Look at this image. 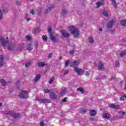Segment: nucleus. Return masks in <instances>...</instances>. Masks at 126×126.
I'll list each match as a JSON object with an SVG mask.
<instances>
[{
	"label": "nucleus",
	"instance_id": "nucleus-22",
	"mask_svg": "<svg viewBox=\"0 0 126 126\" xmlns=\"http://www.w3.org/2000/svg\"><path fill=\"white\" fill-rule=\"evenodd\" d=\"M121 25L125 26L126 24V19L121 21Z\"/></svg>",
	"mask_w": 126,
	"mask_h": 126
},
{
	"label": "nucleus",
	"instance_id": "nucleus-13",
	"mask_svg": "<svg viewBox=\"0 0 126 126\" xmlns=\"http://www.w3.org/2000/svg\"><path fill=\"white\" fill-rule=\"evenodd\" d=\"M3 56L0 55V67H1L4 62H3Z\"/></svg>",
	"mask_w": 126,
	"mask_h": 126
},
{
	"label": "nucleus",
	"instance_id": "nucleus-18",
	"mask_svg": "<svg viewBox=\"0 0 126 126\" xmlns=\"http://www.w3.org/2000/svg\"><path fill=\"white\" fill-rule=\"evenodd\" d=\"M40 77H41V75H40V74L36 75L35 79L33 80V81H34L35 83H36V82H37V80H39V79H40Z\"/></svg>",
	"mask_w": 126,
	"mask_h": 126
},
{
	"label": "nucleus",
	"instance_id": "nucleus-36",
	"mask_svg": "<svg viewBox=\"0 0 126 126\" xmlns=\"http://www.w3.org/2000/svg\"><path fill=\"white\" fill-rule=\"evenodd\" d=\"M44 93H49V92H51V91L48 89H45L44 90Z\"/></svg>",
	"mask_w": 126,
	"mask_h": 126
},
{
	"label": "nucleus",
	"instance_id": "nucleus-32",
	"mask_svg": "<svg viewBox=\"0 0 126 126\" xmlns=\"http://www.w3.org/2000/svg\"><path fill=\"white\" fill-rule=\"evenodd\" d=\"M124 100H126V96L123 95L120 97L121 101H124Z\"/></svg>",
	"mask_w": 126,
	"mask_h": 126
},
{
	"label": "nucleus",
	"instance_id": "nucleus-33",
	"mask_svg": "<svg viewBox=\"0 0 126 126\" xmlns=\"http://www.w3.org/2000/svg\"><path fill=\"white\" fill-rule=\"evenodd\" d=\"M25 65L26 67H29V66H30V65H31V62H28L26 63Z\"/></svg>",
	"mask_w": 126,
	"mask_h": 126
},
{
	"label": "nucleus",
	"instance_id": "nucleus-54",
	"mask_svg": "<svg viewBox=\"0 0 126 126\" xmlns=\"http://www.w3.org/2000/svg\"><path fill=\"white\" fill-rule=\"evenodd\" d=\"M115 78H116V77H113L111 78V80H114V79H115Z\"/></svg>",
	"mask_w": 126,
	"mask_h": 126
},
{
	"label": "nucleus",
	"instance_id": "nucleus-49",
	"mask_svg": "<svg viewBox=\"0 0 126 126\" xmlns=\"http://www.w3.org/2000/svg\"><path fill=\"white\" fill-rule=\"evenodd\" d=\"M62 102H66V97H64L63 100Z\"/></svg>",
	"mask_w": 126,
	"mask_h": 126
},
{
	"label": "nucleus",
	"instance_id": "nucleus-55",
	"mask_svg": "<svg viewBox=\"0 0 126 126\" xmlns=\"http://www.w3.org/2000/svg\"><path fill=\"white\" fill-rule=\"evenodd\" d=\"M31 19H30V18H28V19H27V21H28V22L30 21Z\"/></svg>",
	"mask_w": 126,
	"mask_h": 126
},
{
	"label": "nucleus",
	"instance_id": "nucleus-9",
	"mask_svg": "<svg viewBox=\"0 0 126 126\" xmlns=\"http://www.w3.org/2000/svg\"><path fill=\"white\" fill-rule=\"evenodd\" d=\"M61 32L62 34V36L64 38H68L70 36L69 33H67V32L65 30H61Z\"/></svg>",
	"mask_w": 126,
	"mask_h": 126
},
{
	"label": "nucleus",
	"instance_id": "nucleus-21",
	"mask_svg": "<svg viewBox=\"0 0 126 126\" xmlns=\"http://www.w3.org/2000/svg\"><path fill=\"white\" fill-rule=\"evenodd\" d=\"M77 91L82 92V94H83L84 93V89H83V88H77Z\"/></svg>",
	"mask_w": 126,
	"mask_h": 126
},
{
	"label": "nucleus",
	"instance_id": "nucleus-8",
	"mask_svg": "<svg viewBox=\"0 0 126 126\" xmlns=\"http://www.w3.org/2000/svg\"><path fill=\"white\" fill-rule=\"evenodd\" d=\"M54 8V4H50L48 6H47V8L46 9L45 13H48Z\"/></svg>",
	"mask_w": 126,
	"mask_h": 126
},
{
	"label": "nucleus",
	"instance_id": "nucleus-53",
	"mask_svg": "<svg viewBox=\"0 0 126 126\" xmlns=\"http://www.w3.org/2000/svg\"><path fill=\"white\" fill-rule=\"evenodd\" d=\"M16 4L19 5V1H16Z\"/></svg>",
	"mask_w": 126,
	"mask_h": 126
},
{
	"label": "nucleus",
	"instance_id": "nucleus-12",
	"mask_svg": "<svg viewBox=\"0 0 126 126\" xmlns=\"http://www.w3.org/2000/svg\"><path fill=\"white\" fill-rule=\"evenodd\" d=\"M90 116L92 117H95V116L97 115V112H96L94 110H90Z\"/></svg>",
	"mask_w": 126,
	"mask_h": 126
},
{
	"label": "nucleus",
	"instance_id": "nucleus-10",
	"mask_svg": "<svg viewBox=\"0 0 126 126\" xmlns=\"http://www.w3.org/2000/svg\"><path fill=\"white\" fill-rule=\"evenodd\" d=\"M115 21L114 20H111L110 22L107 23V28L110 29L113 28V24L115 23Z\"/></svg>",
	"mask_w": 126,
	"mask_h": 126
},
{
	"label": "nucleus",
	"instance_id": "nucleus-40",
	"mask_svg": "<svg viewBox=\"0 0 126 126\" xmlns=\"http://www.w3.org/2000/svg\"><path fill=\"white\" fill-rule=\"evenodd\" d=\"M0 19H2V12L0 10Z\"/></svg>",
	"mask_w": 126,
	"mask_h": 126
},
{
	"label": "nucleus",
	"instance_id": "nucleus-7",
	"mask_svg": "<svg viewBox=\"0 0 126 126\" xmlns=\"http://www.w3.org/2000/svg\"><path fill=\"white\" fill-rule=\"evenodd\" d=\"M8 114L10 115V116H11L13 118H18V117L20 116V114L15 113L11 111L8 112Z\"/></svg>",
	"mask_w": 126,
	"mask_h": 126
},
{
	"label": "nucleus",
	"instance_id": "nucleus-45",
	"mask_svg": "<svg viewBox=\"0 0 126 126\" xmlns=\"http://www.w3.org/2000/svg\"><path fill=\"white\" fill-rule=\"evenodd\" d=\"M69 53L71 54V55H73L74 54V51L73 50H71L70 51Z\"/></svg>",
	"mask_w": 126,
	"mask_h": 126
},
{
	"label": "nucleus",
	"instance_id": "nucleus-15",
	"mask_svg": "<svg viewBox=\"0 0 126 126\" xmlns=\"http://www.w3.org/2000/svg\"><path fill=\"white\" fill-rule=\"evenodd\" d=\"M103 117L104 118V119H109L111 118V115L108 113H103Z\"/></svg>",
	"mask_w": 126,
	"mask_h": 126
},
{
	"label": "nucleus",
	"instance_id": "nucleus-38",
	"mask_svg": "<svg viewBox=\"0 0 126 126\" xmlns=\"http://www.w3.org/2000/svg\"><path fill=\"white\" fill-rule=\"evenodd\" d=\"M40 31V29L37 28L34 30L35 33H39Z\"/></svg>",
	"mask_w": 126,
	"mask_h": 126
},
{
	"label": "nucleus",
	"instance_id": "nucleus-31",
	"mask_svg": "<svg viewBox=\"0 0 126 126\" xmlns=\"http://www.w3.org/2000/svg\"><path fill=\"white\" fill-rule=\"evenodd\" d=\"M120 57H125V56H126V52H122L120 53Z\"/></svg>",
	"mask_w": 126,
	"mask_h": 126
},
{
	"label": "nucleus",
	"instance_id": "nucleus-5",
	"mask_svg": "<svg viewBox=\"0 0 126 126\" xmlns=\"http://www.w3.org/2000/svg\"><path fill=\"white\" fill-rule=\"evenodd\" d=\"M109 108L111 109H114L115 110H120L121 107L119 105H116L114 103H110L108 104Z\"/></svg>",
	"mask_w": 126,
	"mask_h": 126
},
{
	"label": "nucleus",
	"instance_id": "nucleus-56",
	"mask_svg": "<svg viewBox=\"0 0 126 126\" xmlns=\"http://www.w3.org/2000/svg\"><path fill=\"white\" fill-rule=\"evenodd\" d=\"M99 30L100 32H101V31H102V28H100Z\"/></svg>",
	"mask_w": 126,
	"mask_h": 126
},
{
	"label": "nucleus",
	"instance_id": "nucleus-43",
	"mask_svg": "<svg viewBox=\"0 0 126 126\" xmlns=\"http://www.w3.org/2000/svg\"><path fill=\"white\" fill-rule=\"evenodd\" d=\"M53 57V53H49L48 54V58H51Z\"/></svg>",
	"mask_w": 126,
	"mask_h": 126
},
{
	"label": "nucleus",
	"instance_id": "nucleus-35",
	"mask_svg": "<svg viewBox=\"0 0 126 126\" xmlns=\"http://www.w3.org/2000/svg\"><path fill=\"white\" fill-rule=\"evenodd\" d=\"M60 96H63L65 95V91H63L61 92L60 94Z\"/></svg>",
	"mask_w": 126,
	"mask_h": 126
},
{
	"label": "nucleus",
	"instance_id": "nucleus-25",
	"mask_svg": "<svg viewBox=\"0 0 126 126\" xmlns=\"http://www.w3.org/2000/svg\"><path fill=\"white\" fill-rule=\"evenodd\" d=\"M103 14L104 15V16H109V13H108V12H107L106 10L103 11Z\"/></svg>",
	"mask_w": 126,
	"mask_h": 126
},
{
	"label": "nucleus",
	"instance_id": "nucleus-1",
	"mask_svg": "<svg viewBox=\"0 0 126 126\" xmlns=\"http://www.w3.org/2000/svg\"><path fill=\"white\" fill-rule=\"evenodd\" d=\"M79 63H80V61H79V60L75 61L74 62H73V66L74 67V71L77 72L79 75H80V74H84V70L76 67L78 65V64H79Z\"/></svg>",
	"mask_w": 126,
	"mask_h": 126
},
{
	"label": "nucleus",
	"instance_id": "nucleus-42",
	"mask_svg": "<svg viewBox=\"0 0 126 126\" xmlns=\"http://www.w3.org/2000/svg\"><path fill=\"white\" fill-rule=\"evenodd\" d=\"M89 121H90V122H94V121H95V119L93 118H90L89 119Z\"/></svg>",
	"mask_w": 126,
	"mask_h": 126
},
{
	"label": "nucleus",
	"instance_id": "nucleus-17",
	"mask_svg": "<svg viewBox=\"0 0 126 126\" xmlns=\"http://www.w3.org/2000/svg\"><path fill=\"white\" fill-rule=\"evenodd\" d=\"M39 102H41V103H49V102H50V100L47 99H45V98H42L39 100Z\"/></svg>",
	"mask_w": 126,
	"mask_h": 126
},
{
	"label": "nucleus",
	"instance_id": "nucleus-20",
	"mask_svg": "<svg viewBox=\"0 0 126 126\" xmlns=\"http://www.w3.org/2000/svg\"><path fill=\"white\" fill-rule=\"evenodd\" d=\"M89 42L90 43V44H93V43H94V39H93V38L92 36L89 37Z\"/></svg>",
	"mask_w": 126,
	"mask_h": 126
},
{
	"label": "nucleus",
	"instance_id": "nucleus-4",
	"mask_svg": "<svg viewBox=\"0 0 126 126\" xmlns=\"http://www.w3.org/2000/svg\"><path fill=\"white\" fill-rule=\"evenodd\" d=\"M19 97L22 99H27L28 98V91L22 90V94H19Z\"/></svg>",
	"mask_w": 126,
	"mask_h": 126
},
{
	"label": "nucleus",
	"instance_id": "nucleus-44",
	"mask_svg": "<svg viewBox=\"0 0 126 126\" xmlns=\"http://www.w3.org/2000/svg\"><path fill=\"white\" fill-rule=\"evenodd\" d=\"M40 126H45V123L43 122H41L40 123Z\"/></svg>",
	"mask_w": 126,
	"mask_h": 126
},
{
	"label": "nucleus",
	"instance_id": "nucleus-28",
	"mask_svg": "<svg viewBox=\"0 0 126 126\" xmlns=\"http://www.w3.org/2000/svg\"><path fill=\"white\" fill-rule=\"evenodd\" d=\"M32 45H31V43H30L28 45V47H27V49H28V51H31V50H32Z\"/></svg>",
	"mask_w": 126,
	"mask_h": 126
},
{
	"label": "nucleus",
	"instance_id": "nucleus-3",
	"mask_svg": "<svg viewBox=\"0 0 126 126\" xmlns=\"http://www.w3.org/2000/svg\"><path fill=\"white\" fill-rule=\"evenodd\" d=\"M48 30L49 33H50V38L51 40H52L54 43H56V42H57V38H56V37H54V35H53V33H52V27L48 26Z\"/></svg>",
	"mask_w": 126,
	"mask_h": 126
},
{
	"label": "nucleus",
	"instance_id": "nucleus-34",
	"mask_svg": "<svg viewBox=\"0 0 126 126\" xmlns=\"http://www.w3.org/2000/svg\"><path fill=\"white\" fill-rule=\"evenodd\" d=\"M42 39L44 41H47V40H48V37L46 36V35H43L42 36Z\"/></svg>",
	"mask_w": 126,
	"mask_h": 126
},
{
	"label": "nucleus",
	"instance_id": "nucleus-14",
	"mask_svg": "<svg viewBox=\"0 0 126 126\" xmlns=\"http://www.w3.org/2000/svg\"><path fill=\"white\" fill-rule=\"evenodd\" d=\"M98 69L99 70H103L104 69V64L102 62H99L98 64Z\"/></svg>",
	"mask_w": 126,
	"mask_h": 126
},
{
	"label": "nucleus",
	"instance_id": "nucleus-50",
	"mask_svg": "<svg viewBox=\"0 0 126 126\" xmlns=\"http://www.w3.org/2000/svg\"><path fill=\"white\" fill-rule=\"evenodd\" d=\"M68 71H65L64 72V74H68Z\"/></svg>",
	"mask_w": 126,
	"mask_h": 126
},
{
	"label": "nucleus",
	"instance_id": "nucleus-30",
	"mask_svg": "<svg viewBox=\"0 0 126 126\" xmlns=\"http://www.w3.org/2000/svg\"><path fill=\"white\" fill-rule=\"evenodd\" d=\"M12 49H13V47H12V45H8V50L9 51H12Z\"/></svg>",
	"mask_w": 126,
	"mask_h": 126
},
{
	"label": "nucleus",
	"instance_id": "nucleus-16",
	"mask_svg": "<svg viewBox=\"0 0 126 126\" xmlns=\"http://www.w3.org/2000/svg\"><path fill=\"white\" fill-rule=\"evenodd\" d=\"M50 95L52 99H57V98H58V96H57V94L55 92L51 93Z\"/></svg>",
	"mask_w": 126,
	"mask_h": 126
},
{
	"label": "nucleus",
	"instance_id": "nucleus-23",
	"mask_svg": "<svg viewBox=\"0 0 126 126\" xmlns=\"http://www.w3.org/2000/svg\"><path fill=\"white\" fill-rule=\"evenodd\" d=\"M104 3H103V2H97L96 3V5L97 7H99V6H101V5H103Z\"/></svg>",
	"mask_w": 126,
	"mask_h": 126
},
{
	"label": "nucleus",
	"instance_id": "nucleus-26",
	"mask_svg": "<svg viewBox=\"0 0 126 126\" xmlns=\"http://www.w3.org/2000/svg\"><path fill=\"white\" fill-rule=\"evenodd\" d=\"M68 64H69V61L67 60L65 62L64 67H67V66H68Z\"/></svg>",
	"mask_w": 126,
	"mask_h": 126
},
{
	"label": "nucleus",
	"instance_id": "nucleus-2",
	"mask_svg": "<svg viewBox=\"0 0 126 126\" xmlns=\"http://www.w3.org/2000/svg\"><path fill=\"white\" fill-rule=\"evenodd\" d=\"M69 31H70L71 34L74 35V38H78L79 37V32L78 30L73 26H71L68 27Z\"/></svg>",
	"mask_w": 126,
	"mask_h": 126
},
{
	"label": "nucleus",
	"instance_id": "nucleus-24",
	"mask_svg": "<svg viewBox=\"0 0 126 126\" xmlns=\"http://www.w3.org/2000/svg\"><path fill=\"white\" fill-rule=\"evenodd\" d=\"M54 80H55V77H52L50 80L49 81V84H52L53 83V81H54Z\"/></svg>",
	"mask_w": 126,
	"mask_h": 126
},
{
	"label": "nucleus",
	"instance_id": "nucleus-59",
	"mask_svg": "<svg viewBox=\"0 0 126 126\" xmlns=\"http://www.w3.org/2000/svg\"><path fill=\"white\" fill-rule=\"evenodd\" d=\"M102 0V1H104V0Z\"/></svg>",
	"mask_w": 126,
	"mask_h": 126
},
{
	"label": "nucleus",
	"instance_id": "nucleus-19",
	"mask_svg": "<svg viewBox=\"0 0 126 126\" xmlns=\"http://www.w3.org/2000/svg\"><path fill=\"white\" fill-rule=\"evenodd\" d=\"M0 83L3 85V86H6L7 85V82H6L4 80L1 79L0 80Z\"/></svg>",
	"mask_w": 126,
	"mask_h": 126
},
{
	"label": "nucleus",
	"instance_id": "nucleus-11",
	"mask_svg": "<svg viewBox=\"0 0 126 126\" xmlns=\"http://www.w3.org/2000/svg\"><path fill=\"white\" fill-rule=\"evenodd\" d=\"M48 65V64L44 62H38V67H43L44 66H46Z\"/></svg>",
	"mask_w": 126,
	"mask_h": 126
},
{
	"label": "nucleus",
	"instance_id": "nucleus-46",
	"mask_svg": "<svg viewBox=\"0 0 126 126\" xmlns=\"http://www.w3.org/2000/svg\"><path fill=\"white\" fill-rule=\"evenodd\" d=\"M125 115H126V112H125L124 111H122L121 112V116H125Z\"/></svg>",
	"mask_w": 126,
	"mask_h": 126
},
{
	"label": "nucleus",
	"instance_id": "nucleus-27",
	"mask_svg": "<svg viewBox=\"0 0 126 126\" xmlns=\"http://www.w3.org/2000/svg\"><path fill=\"white\" fill-rule=\"evenodd\" d=\"M114 7H117V2H116V0H111Z\"/></svg>",
	"mask_w": 126,
	"mask_h": 126
},
{
	"label": "nucleus",
	"instance_id": "nucleus-41",
	"mask_svg": "<svg viewBox=\"0 0 126 126\" xmlns=\"http://www.w3.org/2000/svg\"><path fill=\"white\" fill-rule=\"evenodd\" d=\"M116 66H120V62L119 61L116 62Z\"/></svg>",
	"mask_w": 126,
	"mask_h": 126
},
{
	"label": "nucleus",
	"instance_id": "nucleus-47",
	"mask_svg": "<svg viewBox=\"0 0 126 126\" xmlns=\"http://www.w3.org/2000/svg\"><path fill=\"white\" fill-rule=\"evenodd\" d=\"M3 11L4 13H6V12H7V9H3Z\"/></svg>",
	"mask_w": 126,
	"mask_h": 126
},
{
	"label": "nucleus",
	"instance_id": "nucleus-37",
	"mask_svg": "<svg viewBox=\"0 0 126 126\" xmlns=\"http://www.w3.org/2000/svg\"><path fill=\"white\" fill-rule=\"evenodd\" d=\"M26 39L27 40H28V41H30V40H31V36H30L29 35H27L26 36Z\"/></svg>",
	"mask_w": 126,
	"mask_h": 126
},
{
	"label": "nucleus",
	"instance_id": "nucleus-52",
	"mask_svg": "<svg viewBox=\"0 0 126 126\" xmlns=\"http://www.w3.org/2000/svg\"><path fill=\"white\" fill-rule=\"evenodd\" d=\"M17 87H19V82H17Z\"/></svg>",
	"mask_w": 126,
	"mask_h": 126
},
{
	"label": "nucleus",
	"instance_id": "nucleus-48",
	"mask_svg": "<svg viewBox=\"0 0 126 126\" xmlns=\"http://www.w3.org/2000/svg\"><path fill=\"white\" fill-rule=\"evenodd\" d=\"M85 75H86V76H88V75H89V72L87 71L85 73Z\"/></svg>",
	"mask_w": 126,
	"mask_h": 126
},
{
	"label": "nucleus",
	"instance_id": "nucleus-51",
	"mask_svg": "<svg viewBox=\"0 0 126 126\" xmlns=\"http://www.w3.org/2000/svg\"><path fill=\"white\" fill-rule=\"evenodd\" d=\"M87 111V110H83L82 111V113H86Z\"/></svg>",
	"mask_w": 126,
	"mask_h": 126
},
{
	"label": "nucleus",
	"instance_id": "nucleus-39",
	"mask_svg": "<svg viewBox=\"0 0 126 126\" xmlns=\"http://www.w3.org/2000/svg\"><path fill=\"white\" fill-rule=\"evenodd\" d=\"M30 13H31V14H32L33 15H34V14H35V11H34L33 9H32L30 11Z\"/></svg>",
	"mask_w": 126,
	"mask_h": 126
},
{
	"label": "nucleus",
	"instance_id": "nucleus-57",
	"mask_svg": "<svg viewBox=\"0 0 126 126\" xmlns=\"http://www.w3.org/2000/svg\"><path fill=\"white\" fill-rule=\"evenodd\" d=\"M1 105H2L1 103H0V107H1Z\"/></svg>",
	"mask_w": 126,
	"mask_h": 126
},
{
	"label": "nucleus",
	"instance_id": "nucleus-58",
	"mask_svg": "<svg viewBox=\"0 0 126 126\" xmlns=\"http://www.w3.org/2000/svg\"><path fill=\"white\" fill-rule=\"evenodd\" d=\"M125 89H126V86H125Z\"/></svg>",
	"mask_w": 126,
	"mask_h": 126
},
{
	"label": "nucleus",
	"instance_id": "nucleus-29",
	"mask_svg": "<svg viewBox=\"0 0 126 126\" xmlns=\"http://www.w3.org/2000/svg\"><path fill=\"white\" fill-rule=\"evenodd\" d=\"M62 13H63V15H65V14H66V13H67V11L66 10H65V9H63L62 10Z\"/></svg>",
	"mask_w": 126,
	"mask_h": 126
},
{
	"label": "nucleus",
	"instance_id": "nucleus-6",
	"mask_svg": "<svg viewBox=\"0 0 126 126\" xmlns=\"http://www.w3.org/2000/svg\"><path fill=\"white\" fill-rule=\"evenodd\" d=\"M0 41L1 43V44L4 46H6L7 44H8V38L7 37L6 39L3 38V37L0 38Z\"/></svg>",
	"mask_w": 126,
	"mask_h": 126
}]
</instances>
